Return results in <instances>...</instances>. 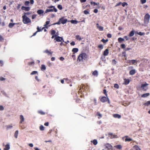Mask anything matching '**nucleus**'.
Here are the masks:
<instances>
[{
  "label": "nucleus",
  "instance_id": "2f4dec72",
  "mask_svg": "<svg viewBox=\"0 0 150 150\" xmlns=\"http://www.w3.org/2000/svg\"><path fill=\"white\" fill-rule=\"evenodd\" d=\"M97 115L99 117L98 118L100 119L102 117V115L100 114L99 112H98L97 113Z\"/></svg>",
  "mask_w": 150,
  "mask_h": 150
},
{
  "label": "nucleus",
  "instance_id": "6e6d98bb",
  "mask_svg": "<svg viewBox=\"0 0 150 150\" xmlns=\"http://www.w3.org/2000/svg\"><path fill=\"white\" fill-rule=\"evenodd\" d=\"M122 5L123 7H124L125 5H127V4L126 3L124 2L123 3H122Z\"/></svg>",
  "mask_w": 150,
  "mask_h": 150
},
{
  "label": "nucleus",
  "instance_id": "dca6fc26",
  "mask_svg": "<svg viewBox=\"0 0 150 150\" xmlns=\"http://www.w3.org/2000/svg\"><path fill=\"white\" fill-rule=\"evenodd\" d=\"M126 137V138L125 139V142H131L132 141V139L130 138H128V136H126L125 137Z\"/></svg>",
  "mask_w": 150,
  "mask_h": 150
},
{
  "label": "nucleus",
  "instance_id": "bf43d9fd",
  "mask_svg": "<svg viewBox=\"0 0 150 150\" xmlns=\"http://www.w3.org/2000/svg\"><path fill=\"white\" fill-rule=\"evenodd\" d=\"M36 16H37V15H33L32 16V19H35L36 18Z\"/></svg>",
  "mask_w": 150,
  "mask_h": 150
},
{
  "label": "nucleus",
  "instance_id": "2eb2a0df",
  "mask_svg": "<svg viewBox=\"0 0 150 150\" xmlns=\"http://www.w3.org/2000/svg\"><path fill=\"white\" fill-rule=\"evenodd\" d=\"M136 73V71L135 69H133L130 71L129 74L130 75H134Z\"/></svg>",
  "mask_w": 150,
  "mask_h": 150
},
{
  "label": "nucleus",
  "instance_id": "423d86ee",
  "mask_svg": "<svg viewBox=\"0 0 150 150\" xmlns=\"http://www.w3.org/2000/svg\"><path fill=\"white\" fill-rule=\"evenodd\" d=\"M48 8H53L46 9L45 11V13H46L48 12H52L53 11H54L55 12H57V9L56 8H54V6H49L48 7Z\"/></svg>",
  "mask_w": 150,
  "mask_h": 150
},
{
  "label": "nucleus",
  "instance_id": "338daca9",
  "mask_svg": "<svg viewBox=\"0 0 150 150\" xmlns=\"http://www.w3.org/2000/svg\"><path fill=\"white\" fill-rule=\"evenodd\" d=\"M29 4V1H26L25 2V4L26 5H28Z\"/></svg>",
  "mask_w": 150,
  "mask_h": 150
},
{
  "label": "nucleus",
  "instance_id": "72a5a7b5",
  "mask_svg": "<svg viewBox=\"0 0 150 150\" xmlns=\"http://www.w3.org/2000/svg\"><path fill=\"white\" fill-rule=\"evenodd\" d=\"M38 113L42 115H44L45 114V112H44L42 111L41 110L38 111Z\"/></svg>",
  "mask_w": 150,
  "mask_h": 150
},
{
  "label": "nucleus",
  "instance_id": "ddd939ff",
  "mask_svg": "<svg viewBox=\"0 0 150 150\" xmlns=\"http://www.w3.org/2000/svg\"><path fill=\"white\" fill-rule=\"evenodd\" d=\"M109 53V50L108 49H106L104 52L103 55L104 56H106L108 55Z\"/></svg>",
  "mask_w": 150,
  "mask_h": 150
},
{
  "label": "nucleus",
  "instance_id": "a878e982",
  "mask_svg": "<svg viewBox=\"0 0 150 150\" xmlns=\"http://www.w3.org/2000/svg\"><path fill=\"white\" fill-rule=\"evenodd\" d=\"M76 38L77 40H79V41L83 39V38H81V37L79 35H76Z\"/></svg>",
  "mask_w": 150,
  "mask_h": 150
},
{
  "label": "nucleus",
  "instance_id": "7ed1b4c3",
  "mask_svg": "<svg viewBox=\"0 0 150 150\" xmlns=\"http://www.w3.org/2000/svg\"><path fill=\"white\" fill-rule=\"evenodd\" d=\"M150 18V15L146 13L145 16L144 18V23L145 24L144 25L146 26V24L149 23V19Z\"/></svg>",
  "mask_w": 150,
  "mask_h": 150
},
{
  "label": "nucleus",
  "instance_id": "7c9ffc66",
  "mask_svg": "<svg viewBox=\"0 0 150 150\" xmlns=\"http://www.w3.org/2000/svg\"><path fill=\"white\" fill-rule=\"evenodd\" d=\"M78 51V49L77 48H74L72 50V51L73 52L76 53Z\"/></svg>",
  "mask_w": 150,
  "mask_h": 150
},
{
  "label": "nucleus",
  "instance_id": "680f3d73",
  "mask_svg": "<svg viewBox=\"0 0 150 150\" xmlns=\"http://www.w3.org/2000/svg\"><path fill=\"white\" fill-rule=\"evenodd\" d=\"M58 8L60 9H62V6L60 5H59L58 6Z\"/></svg>",
  "mask_w": 150,
  "mask_h": 150
},
{
  "label": "nucleus",
  "instance_id": "603ef678",
  "mask_svg": "<svg viewBox=\"0 0 150 150\" xmlns=\"http://www.w3.org/2000/svg\"><path fill=\"white\" fill-rule=\"evenodd\" d=\"M112 62L113 65H115L116 64V62L115 59L112 60Z\"/></svg>",
  "mask_w": 150,
  "mask_h": 150
},
{
  "label": "nucleus",
  "instance_id": "6ab92c4d",
  "mask_svg": "<svg viewBox=\"0 0 150 150\" xmlns=\"http://www.w3.org/2000/svg\"><path fill=\"white\" fill-rule=\"evenodd\" d=\"M113 116L115 118H117L120 119L121 117V116L118 114H114L113 115Z\"/></svg>",
  "mask_w": 150,
  "mask_h": 150
},
{
  "label": "nucleus",
  "instance_id": "3c124183",
  "mask_svg": "<svg viewBox=\"0 0 150 150\" xmlns=\"http://www.w3.org/2000/svg\"><path fill=\"white\" fill-rule=\"evenodd\" d=\"M108 41V40H104V39H103L101 40V41H102V42H103L104 43H105L106 42H107Z\"/></svg>",
  "mask_w": 150,
  "mask_h": 150
},
{
  "label": "nucleus",
  "instance_id": "473e14b6",
  "mask_svg": "<svg viewBox=\"0 0 150 150\" xmlns=\"http://www.w3.org/2000/svg\"><path fill=\"white\" fill-rule=\"evenodd\" d=\"M144 105L145 106H148L149 105H150V100L148 101L147 102H146L144 104Z\"/></svg>",
  "mask_w": 150,
  "mask_h": 150
},
{
  "label": "nucleus",
  "instance_id": "a19ab883",
  "mask_svg": "<svg viewBox=\"0 0 150 150\" xmlns=\"http://www.w3.org/2000/svg\"><path fill=\"white\" fill-rule=\"evenodd\" d=\"M44 52L46 53L50 54H52V52H50L47 50H46L45 51H44Z\"/></svg>",
  "mask_w": 150,
  "mask_h": 150
},
{
  "label": "nucleus",
  "instance_id": "c03bdc74",
  "mask_svg": "<svg viewBox=\"0 0 150 150\" xmlns=\"http://www.w3.org/2000/svg\"><path fill=\"white\" fill-rule=\"evenodd\" d=\"M46 67L45 66H41V70L44 71L46 69Z\"/></svg>",
  "mask_w": 150,
  "mask_h": 150
},
{
  "label": "nucleus",
  "instance_id": "4be33fe9",
  "mask_svg": "<svg viewBox=\"0 0 150 150\" xmlns=\"http://www.w3.org/2000/svg\"><path fill=\"white\" fill-rule=\"evenodd\" d=\"M125 84V85H127L130 82V81L129 79H124Z\"/></svg>",
  "mask_w": 150,
  "mask_h": 150
},
{
  "label": "nucleus",
  "instance_id": "f8f14e48",
  "mask_svg": "<svg viewBox=\"0 0 150 150\" xmlns=\"http://www.w3.org/2000/svg\"><path fill=\"white\" fill-rule=\"evenodd\" d=\"M21 9L22 10L28 11L30 10V8L29 7H25L24 6H22L21 7Z\"/></svg>",
  "mask_w": 150,
  "mask_h": 150
},
{
  "label": "nucleus",
  "instance_id": "412c9836",
  "mask_svg": "<svg viewBox=\"0 0 150 150\" xmlns=\"http://www.w3.org/2000/svg\"><path fill=\"white\" fill-rule=\"evenodd\" d=\"M10 148L9 145L8 144H7L5 145V148L4 149V150H8Z\"/></svg>",
  "mask_w": 150,
  "mask_h": 150
},
{
  "label": "nucleus",
  "instance_id": "4d7b16f0",
  "mask_svg": "<svg viewBox=\"0 0 150 150\" xmlns=\"http://www.w3.org/2000/svg\"><path fill=\"white\" fill-rule=\"evenodd\" d=\"M141 1L142 4H143L146 2V0H141Z\"/></svg>",
  "mask_w": 150,
  "mask_h": 150
},
{
  "label": "nucleus",
  "instance_id": "aec40b11",
  "mask_svg": "<svg viewBox=\"0 0 150 150\" xmlns=\"http://www.w3.org/2000/svg\"><path fill=\"white\" fill-rule=\"evenodd\" d=\"M114 147L117 149H121L122 148V146L121 145H117L114 146Z\"/></svg>",
  "mask_w": 150,
  "mask_h": 150
},
{
  "label": "nucleus",
  "instance_id": "c756f323",
  "mask_svg": "<svg viewBox=\"0 0 150 150\" xmlns=\"http://www.w3.org/2000/svg\"><path fill=\"white\" fill-rule=\"evenodd\" d=\"M15 23H10L8 25V27L9 28H12L15 25Z\"/></svg>",
  "mask_w": 150,
  "mask_h": 150
},
{
  "label": "nucleus",
  "instance_id": "8fccbe9b",
  "mask_svg": "<svg viewBox=\"0 0 150 150\" xmlns=\"http://www.w3.org/2000/svg\"><path fill=\"white\" fill-rule=\"evenodd\" d=\"M98 47L102 49L103 48V45H98Z\"/></svg>",
  "mask_w": 150,
  "mask_h": 150
},
{
  "label": "nucleus",
  "instance_id": "de8ad7c7",
  "mask_svg": "<svg viewBox=\"0 0 150 150\" xmlns=\"http://www.w3.org/2000/svg\"><path fill=\"white\" fill-rule=\"evenodd\" d=\"M114 87L116 88H118L119 87V86L118 84H115L114 85Z\"/></svg>",
  "mask_w": 150,
  "mask_h": 150
},
{
  "label": "nucleus",
  "instance_id": "0eeeda50",
  "mask_svg": "<svg viewBox=\"0 0 150 150\" xmlns=\"http://www.w3.org/2000/svg\"><path fill=\"white\" fill-rule=\"evenodd\" d=\"M129 63L131 65H136L137 64V63H139V61L135 60H132L129 61Z\"/></svg>",
  "mask_w": 150,
  "mask_h": 150
},
{
  "label": "nucleus",
  "instance_id": "1a4fd4ad",
  "mask_svg": "<svg viewBox=\"0 0 150 150\" xmlns=\"http://www.w3.org/2000/svg\"><path fill=\"white\" fill-rule=\"evenodd\" d=\"M105 148H107L108 150L112 149V146L110 144L107 143L105 145Z\"/></svg>",
  "mask_w": 150,
  "mask_h": 150
},
{
  "label": "nucleus",
  "instance_id": "9b49d317",
  "mask_svg": "<svg viewBox=\"0 0 150 150\" xmlns=\"http://www.w3.org/2000/svg\"><path fill=\"white\" fill-rule=\"evenodd\" d=\"M67 19H64L63 18H60L59 19V21H60L61 22V23H62L63 24H64L66 23L67 22Z\"/></svg>",
  "mask_w": 150,
  "mask_h": 150
},
{
  "label": "nucleus",
  "instance_id": "864d4df0",
  "mask_svg": "<svg viewBox=\"0 0 150 150\" xmlns=\"http://www.w3.org/2000/svg\"><path fill=\"white\" fill-rule=\"evenodd\" d=\"M55 33V31L54 30H52L51 32V34L52 35H54Z\"/></svg>",
  "mask_w": 150,
  "mask_h": 150
},
{
  "label": "nucleus",
  "instance_id": "e2e57ef3",
  "mask_svg": "<svg viewBox=\"0 0 150 150\" xmlns=\"http://www.w3.org/2000/svg\"><path fill=\"white\" fill-rule=\"evenodd\" d=\"M5 80V79L2 77H0V80L1 81H4V80Z\"/></svg>",
  "mask_w": 150,
  "mask_h": 150
},
{
  "label": "nucleus",
  "instance_id": "6e6552de",
  "mask_svg": "<svg viewBox=\"0 0 150 150\" xmlns=\"http://www.w3.org/2000/svg\"><path fill=\"white\" fill-rule=\"evenodd\" d=\"M57 34L55 35V38H54V40H56V41L58 42H61L62 40L63 42H64L63 38L57 36Z\"/></svg>",
  "mask_w": 150,
  "mask_h": 150
},
{
  "label": "nucleus",
  "instance_id": "0e129e2a",
  "mask_svg": "<svg viewBox=\"0 0 150 150\" xmlns=\"http://www.w3.org/2000/svg\"><path fill=\"white\" fill-rule=\"evenodd\" d=\"M35 79L37 80L38 82L40 81L38 77L37 76H36L35 77Z\"/></svg>",
  "mask_w": 150,
  "mask_h": 150
},
{
  "label": "nucleus",
  "instance_id": "5701e85b",
  "mask_svg": "<svg viewBox=\"0 0 150 150\" xmlns=\"http://www.w3.org/2000/svg\"><path fill=\"white\" fill-rule=\"evenodd\" d=\"M133 148L135 150H141V149L137 145H135L134 146Z\"/></svg>",
  "mask_w": 150,
  "mask_h": 150
},
{
  "label": "nucleus",
  "instance_id": "a18cd8bd",
  "mask_svg": "<svg viewBox=\"0 0 150 150\" xmlns=\"http://www.w3.org/2000/svg\"><path fill=\"white\" fill-rule=\"evenodd\" d=\"M97 28L99 29V30L100 31H103V27L100 26Z\"/></svg>",
  "mask_w": 150,
  "mask_h": 150
},
{
  "label": "nucleus",
  "instance_id": "5fc2aeb1",
  "mask_svg": "<svg viewBox=\"0 0 150 150\" xmlns=\"http://www.w3.org/2000/svg\"><path fill=\"white\" fill-rule=\"evenodd\" d=\"M84 13L85 14H89V12L87 10H85L83 11Z\"/></svg>",
  "mask_w": 150,
  "mask_h": 150
},
{
  "label": "nucleus",
  "instance_id": "39448f33",
  "mask_svg": "<svg viewBox=\"0 0 150 150\" xmlns=\"http://www.w3.org/2000/svg\"><path fill=\"white\" fill-rule=\"evenodd\" d=\"M23 22L24 23L26 24L31 22L30 20L27 17V16H25V15H24L22 16Z\"/></svg>",
  "mask_w": 150,
  "mask_h": 150
},
{
  "label": "nucleus",
  "instance_id": "f3484780",
  "mask_svg": "<svg viewBox=\"0 0 150 150\" xmlns=\"http://www.w3.org/2000/svg\"><path fill=\"white\" fill-rule=\"evenodd\" d=\"M150 95L149 93H147L143 94L141 96V97L142 98H146L148 96Z\"/></svg>",
  "mask_w": 150,
  "mask_h": 150
},
{
  "label": "nucleus",
  "instance_id": "79ce46f5",
  "mask_svg": "<svg viewBox=\"0 0 150 150\" xmlns=\"http://www.w3.org/2000/svg\"><path fill=\"white\" fill-rule=\"evenodd\" d=\"M12 126L11 125H8L6 126V127L7 129H8L10 128H11L12 127Z\"/></svg>",
  "mask_w": 150,
  "mask_h": 150
},
{
  "label": "nucleus",
  "instance_id": "49530a36",
  "mask_svg": "<svg viewBox=\"0 0 150 150\" xmlns=\"http://www.w3.org/2000/svg\"><path fill=\"white\" fill-rule=\"evenodd\" d=\"M38 73L37 71H33L30 74L31 75H33L37 74Z\"/></svg>",
  "mask_w": 150,
  "mask_h": 150
},
{
  "label": "nucleus",
  "instance_id": "69168bd1",
  "mask_svg": "<svg viewBox=\"0 0 150 150\" xmlns=\"http://www.w3.org/2000/svg\"><path fill=\"white\" fill-rule=\"evenodd\" d=\"M31 13L30 12H28L26 13H25L24 15H25V16H26V15H29L31 14Z\"/></svg>",
  "mask_w": 150,
  "mask_h": 150
},
{
  "label": "nucleus",
  "instance_id": "e433bc0d",
  "mask_svg": "<svg viewBox=\"0 0 150 150\" xmlns=\"http://www.w3.org/2000/svg\"><path fill=\"white\" fill-rule=\"evenodd\" d=\"M40 129L41 131H43L44 130V127L43 125H41L40 127Z\"/></svg>",
  "mask_w": 150,
  "mask_h": 150
},
{
  "label": "nucleus",
  "instance_id": "20e7f679",
  "mask_svg": "<svg viewBox=\"0 0 150 150\" xmlns=\"http://www.w3.org/2000/svg\"><path fill=\"white\" fill-rule=\"evenodd\" d=\"M149 84L147 83L142 84L140 88L141 89V90L144 91H146L148 88V87L147 86Z\"/></svg>",
  "mask_w": 150,
  "mask_h": 150
},
{
  "label": "nucleus",
  "instance_id": "37998d69",
  "mask_svg": "<svg viewBox=\"0 0 150 150\" xmlns=\"http://www.w3.org/2000/svg\"><path fill=\"white\" fill-rule=\"evenodd\" d=\"M103 93L105 95L106 97L108 96V95L107 93V91L106 89H104L103 90Z\"/></svg>",
  "mask_w": 150,
  "mask_h": 150
},
{
  "label": "nucleus",
  "instance_id": "a211bd4d",
  "mask_svg": "<svg viewBox=\"0 0 150 150\" xmlns=\"http://www.w3.org/2000/svg\"><path fill=\"white\" fill-rule=\"evenodd\" d=\"M109 136H111V137H110L111 138H116L117 137V135H114L112 133H109L108 134Z\"/></svg>",
  "mask_w": 150,
  "mask_h": 150
},
{
  "label": "nucleus",
  "instance_id": "393cba45",
  "mask_svg": "<svg viewBox=\"0 0 150 150\" xmlns=\"http://www.w3.org/2000/svg\"><path fill=\"white\" fill-rule=\"evenodd\" d=\"M92 74L94 76H97L98 75V72L97 70L94 71L93 73Z\"/></svg>",
  "mask_w": 150,
  "mask_h": 150
},
{
  "label": "nucleus",
  "instance_id": "4468645a",
  "mask_svg": "<svg viewBox=\"0 0 150 150\" xmlns=\"http://www.w3.org/2000/svg\"><path fill=\"white\" fill-rule=\"evenodd\" d=\"M20 123H22L24 121V118L23 116L22 115H20Z\"/></svg>",
  "mask_w": 150,
  "mask_h": 150
},
{
  "label": "nucleus",
  "instance_id": "774afa93",
  "mask_svg": "<svg viewBox=\"0 0 150 150\" xmlns=\"http://www.w3.org/2000/svg\"><path fill=\"white\" fill-rule=\"evenodd\" d=\"M70 44L71 45H75V42L74 41H72L70 43Z\"/></svg>",
  "mask_w": 150,
  "mask_h": 150
},
{
  "label": "nucleus",
  "instance_id": "13d9d810",
  "mask_svg": "<svg viewBox=\"0 0 150 150\" xmlns=\"http://www.w3.org/2000/svg\"><path fill=\"white\" fill-rule=\"evenodd\" d=\"M121 47L122 48L124 49L125 48V44H122L121 45Z\"/></svg>",
  "mask_w": 150,
  "mask_h": 150
},
{
  "label": "nucleus",
  "instance_id": "c85d7f7f",
  "mask_svg": "<svg viewBox=\"0 0 150 150\" xmlns=\"http://www.w3.org/2000/svg\"><path fill=\"white\" fill-rule=\"evenodd\" d=\"M91 5H93L94 6L98 5L99 4V3H96L92 1L91 2Z\"/></svg>",
  "mask_w": 150,
  "mask_h": 150
},
{
  "label": "nucleus",
  "instance_id": "ea45409f",
  "mask_svg": "<svg viewBox=\"0 0 150 150\" xmlns=\"http://www.w3.org/2000/svg\"><path fill=\"white\" fill-rule=\"evenodd\" d=\"M137 33L139 35H145V33H142L141 32H139V33Z\"/></svg>",
  "mask_w": 150,
  "mask_h": 150
},
{
  "label": "nucleus",
  "instance_id": "c9c22d12",
  "mask_svg": "<svg viewBox=\"0 0 150 150\" xmlns=\"http://www.w3.org/2000/svg\"><path fill=\"white\" fill-rule=\"evenodd\" d=\"M134 35V32L133 31H131L129 34V36L131 37L133 36Z\"/></svg>",
  "mask_w": 150,
  "mask_h": 150
},
{
  "label": "nucleus",
  "instance_id": "f257e3e1",
  "mask_svg": "<svg viewBox=\"0 0 150 150\" xmlns=\"http://www.w3.org/2000/svg\"><path fill=\"white\" fill-rule=\"evenodd\" d=\"M88 88V86L87 85L86 86L83 84H81L80 86V88L78 91V92L79 93H81L83 91L84 92L85 91H87Z\"/></svg>",
  "mask_w": 150,
  "mask_h": 150
},
{
  "label": "nucleus",
  "instance_id": "f03ea898",
  "mask_svg": "<svg viewBox=\"0 0 150 150\" xmlns=\"http://www.w3.org/2000/svg\"><path fill=\"white\" fill-rule=\"evenodd\" d=\"M87 57V55L85 53H82L79 55L78 58V60H79V61H82L83 60L85 59Z\"/></svg>",
  "mask_w": 150,
  "mask_h": 150
},
{
  "label": "nucleus",
  "instance_id": "58836bf2",
  "mask_svg": "<svg viewBox=\"0 0 150 150\" xmlns=\"http://www.w3.org/2000/svg\"><path fill=\"white\" fill-rule=\"evenodd\" d=\"M93 144L95 145H96L97 144L98 142L96 140V139H94L93 140Z\"/></svg>",
  "mask_w": 150,
  "mask_h": 150
},
{
  "label": "nucleus",
  "instance_id": "f704fd0d",
  "mask_svg": "<svg viewBox=\"0 0 150 150\" xmlns=\"http://www.w3.org/2000/svg\"><path fill=\"white\" fill-rule=\"evenodd\" d=\"M118 40L119 42H121L124 41V39L121 38H118Z\"/></svg>",
  "mask_w": 150,
  "mask_h": 150
},
{
  "label": "nucleus",
  "instance_id": "052dcab7",
  "mask_svg": "<svg viewBox=\"0 0 150 150\" xmlns=\"http://www.w3.org/2000/svg\"><path fill=\"white\" fill-rule=\"evenodd\" d=\"M4 110V108L2 105H0V110Z\"/></svg>",
  "mask_w": 150,
  "mask_h": 150
},
{
  "label": "nucleus",
  "instance_id": "4c0bfd02",
  "mask_svg": "<svg viewBox=\"0 0 150 150\" xmlns=\"http://www.w3.org/2000/svg\"><path fill=\"white\" fill-rule=\"evenodd\" d=\"M45 27H43L42 29H40L39 27H38L37 28V29L38 30V31H37L38 32H40Z\"/></svg>",
  "mask_w": 150,
  "mask_h": 150
},
{
  "label": "nucleus",
  "instance_id": "09e8293b",
  "mask_svg": "<svg viewBox=\"0 0 150 150\" xmlns=\"http://www.w3.org/2000/svg\"><path fill=\"white\" fill-rule=\"evenodd\" d=\"M49 23H50V21H47L46 22V24L45 25H44V26H45V27H46V26L48 25V24H49ZM46 28H47V27H46Z\"/></svg>",
  "mask_w": 150,
  "mask_h": 150
},
{
  "label": "nucleus",
  "instance_id": "9d476101",
  "mask_svg": "<svg viewBox=\"0 0 150 150\" xmlns=\"http://www.w3.org/2000/svg\"><path fill=\"white\" fill-rule=\"evenodd\" d=\"M108 98L105 96L102 97L100 99V101L104 103L108 100Z\"/></svg>",
  "mask_w": 150,
  "mask_h": 150
},
{
  "label": "nucleus",
  "instance_id": "b1692460",
  "mask_svg": "<svg viewBox=\"0 0 150 150\" xmlns=\"http://www.w3.org/2000/svg\"><path fill=\"white\" fill-rule=\"evenodd\" d=\"M44 11L42 10H39L37 11V13L38 14H41L44 13Z\"/></svg>",
  "mask_w": 150,
  "mask_h": 150
},
{
  "label": "nucleus",
  "instance_id": "cd10ccee",
  "mask_svg": "<svg viewBox=\"0 0 150 150\" xmlns=\"http://www.w3.org/2000/svg\"><path fill=\"white\" fill-rule=\"evenodd\" d=\"M72 24H76L78 23V21L76 20H72L70 21Z\"/></svg>",
  "mask_w": 150,
  "mask_h": 150
},
{
  "label": "nucleus",
  "instance_id": "bb28decb",
  "mask_svg": "<svg viewBox=\"0 0 150 150\" xmlns=\"http://www.w3.org/2000/svg\"><path fill=\"white\" fill-rule=\"evenodd\" d=\"M18 130L16 131L14 134V137L16 138H17L18 137Z\"/></svg>",
  "mask_w": 150,
  "mask_h": 150
}]
</instances>
